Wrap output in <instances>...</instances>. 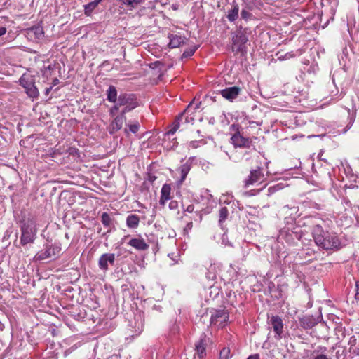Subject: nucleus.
I'll return each instance as SVG.
<instances>
[{"label": "nucleus", "instance_id": "nucleus-61", "mask_svg": "<svg viewBox=\"0 0 359 359\" xmlns=\"http://www.w3.org/2000/svg\"><path fill=\"white\" fill-rule=\"evenodd\" d=\"M322 316H318V319H319Z\"/></svg>", "mask_w": 359, "mask_h": 359}, {"label": "nucleus", "instance_id": "nucleus-50", "mask_svg": "<svg viewBox=\"0 0 359 359\" xmlns=\"http://www.w3.org/2000/svg\"><path fill=\"white\" fill-rule=\"evenodd\" d=\"M156 179V177L155 176L149 177V181H151V182H154Z\"/></svg>", "mask_w": 359, "mask_h": 359}, {"label": "nucleus", "instance_id": "nucleus-11", "mask_svg": "<svg viewBox=\"0 0 359 359\" xmlns=\"http://www.w3.org/2000/svg\"><path fill=\"white\" fill-rule=\"evenodd\" d=\"M231 140L235 147L250 148L252 146V140L244 137L239 131L232 135Z\"/></svg>", "mask_w": 359, "mask_h": 359}, {"label": "nucleus", "instance_id": "nucleus-59", "mask_svg": "<svg viewBox=\"0 0 359 359\" xmlns=\"http://www.w3.org/2000/svg\"><path fill=\"white\" fill-rule=\"evenodd\" d=\"M319 312H320V314H321V313H322L321 308L319 309Z\"/></svg>", "mask_w": 359, "mask_h": 359}, {"label": "nucleus", "instance_id": "nucleus-29", "mask_svg": "<svg viewBox=\"0 0 359 359\" xmlns=\"http://www.w3.org/2000/svg\"><path fill=\"white\" fill-rule=\"evenodd\" d=\"M126 126L125 133L126 134H128V132L136 133L139 130L140 125L137 121H135L132 123H127Z\"/></svg>", "mask_w": 359, "mask_h": 359}, {"label": "nucleus", "instance_id": "nucleus-62", "mask_svg": "<svg viewBox=\"0 0 359 359\" xmlns=\"http://www.w3.org/2000/svg\"><path fill=\"white\" fill-rule=\"evenodd\" d=\"M186 359H187V358H186Z\"/></svg>", "mask_w": 359, "mask_h": 359}, {"label": "nucleus", "instance_id": "nucleus-55", "mask_svg": "<svg viewBox=\"0 0 359 359\" xmlns=\"http://www.w3.org/2000/svg\"><path fill=\"white\" fill-rule=\"evenodd\" d=\"M107 359H118V357H117V355H113L111 358H109Z\"/></svg>", "mask_w": 359, "mask_h": 359}, {"label": "nucleus", "instance_id": "nucleus-19", "mask_svg": "<svg viewBox=\"0 0 359 359\" xmlns=\"http://www.w3.org/2000/svg\"><path fill=\"white\" fill-rule=\"evenodd\" d=\"M231 5V8L228 11L226 18L229 22H233L238 18L239 6L235 0L233 1Z\"/></svg>", "mask_w": 359, "mask_h": 359}, {"label": "nucleus", "instance_id": "nucleus-54", "mask_svg": "<svg viewBox=\"0 0 359 359\" xmlns=\"http://www.w3.org/2000/svg\"><path fill=\"white\" fill-rule=\"evenodd\" d=\"M4 325L0 322V330H3Z\"/></svg>", "mask_w": 359, "mask_h": 359}, {"label": "nucleus", "instance_id": "nucleus-21", "mask_svg": "<svg viewBox=\"0 0 359 359\" xmlns=\"http://www.w3.org/2000/svg\"><path fill=\"white\" fill-rule=\"evenodd\" d=\"M128 244L138 250H146L149 247L143 238H132L129 241Z\"/></svg>", "mask_w": 359, "mask_h": 359}, {"label": "nucleus", "instance_id": "nucleus-57", "mask_svg": "<svg viewBox=\"0 0 359 359\" xmlns=\"http://www.w3.org/2000/svg\"><path fill=\"white\" fill-rule=\"evenodd\" d=\"M74 316H75V317H77V320H79V318H82V316H80V315Z\"/></svg>", "mask_w": 359, "mask_h": 359}, {"label": "nucleus", "instance_id": "nucleus-33", "mask_svg": "<svg viewBox=\"0 0 359 359\" xmlns=\"http://www.w3.org/2000/svg\"><path fill=\"white\" fill-rule=\"evenodd\" d=\"M230 357V348L229 347H224L220 351L219 359H229Z\"/></svg>", "mask_w": 359, "mask_h": 359}, {"label": "nucleus", "instance_id": "nucleus-10", "mask_svg": "<svg viewBox=\"0 0 359 359\" xmlns=\"http://www.w3.org/2000/svg\"><path fill=\"white\" fill-rule=\"evenodd\" d=\"M268 324L276 333L275 337L280 339L282 337L283 323L279 316H268Z\"/></svg>", "mask_w": 359, "mask_h": 359}, {"label": "nucleus", "instance_id": "nucleus-30", "mask_svg": "<svg viewBox=\"0 0 359 359\" xmlns=\"http://www.w3.org/2000/svg\"><path fill=\"white\" fill-rule=\"evenodd\" d=\"M113 220L107 212H103L101 216V222L104 226L111 228L114 226Z\"/></svg>", "mask_w": 359, "mask_h": 359}, {"label": "nucleus", "instance_id": "nucleus-3", "mask_svg": "<svg viewBox=\"0 0 359 359\" xmlns=\"http://www.w3.org/2000/svg\"><path fill=\"white\" fill-rule=\"evenodd\" d=\"M248 29L240 26L232 36V50L237 54L245 55L248 51Z\"/></svg>", "mask_w": 359, "mask_h": 359}, {"label": "nucleus", "instance_id": "nucleus-17", "mask_svg": "<svg viewBox=\"0 0 359 359\" xmlns=\"http://www.w3.org/2000/svg\"><path fill=\"white\" fill-rule=\"evenodd\" d=\"M126 121V114L120 112V114L116 116L110 124L109 133L114 134L122 128L123 123Z\"/></svg>", "mask_w": 359, "mask_h": 359}, {"label": "nucleus", "instance_id": "nucleus-56", "mask_svg": "<svg viewBox=\"0 0 359 359\" xmlns=\"http://www.w3.org/2000/svg\"><path fill=\"white\" fill-rule=\"evenodd\" d=\"M46 69H47L48 70H51L53 68H52L51 65H49Z\"/></svg>", "mask_w": 359, "mask_h": 359}, {"label": "nucleus", "instance_id": "nucleus-16", "mask_svg": "<svg viewBox=\"0 0 359 359\" xmlns=\"http://www.w3.org/2000/svg\"><path fill=\"white\" fill-rule=\"evenodd\" d=\"M115 262V255L114 253H105L100 256L98 261V266L103 271L108 270V264L113 266Z\"/></svg>", "mask_w": 359, "mask_h": 359}, {"label": "nucleus", "instance_id": "nucleus-32", "mask_svg": "<svg viewBox=\"0 0 359 359\" xmlns=\"http://www.w3.org/2000/svg\"><path fill=\"white\" fill-rule=\"evenodd\" d=\"M229 215V210L226 207H223L219 210V222L220 225L226 219Z\"/></svg>", "mask_w": 359, "mask_h": 359}, {"label": "nucleus", "instance_id": "nucleus-12", "mask_svg": "<svg viewBox=\"0 0 359 359\" xmlns=\"http://www.w3.org/2000/svg\"><path fill=\"white\" fill-rule=\"evenodd\" d=\"M241 92V88L238 86L227 87L219 91L221 95L226 100L233 102Z\"/></svg>", "mask_w": 359, "mask_h": 359}, {"label": "nucleus", "instance_id": "nucleus-35", "mask_svg": "<svg viewBox=\"0 0 359 359\" xmlns=\"http://www.w3.org/2000/svg\"><path fill=\"white\" fill-rule=\"evenodd\" d=\"M312 359H331L327 355L314 351L312 353Z\"/></svg>", "mask_w": 359, "mask_h": 359}, {"label": "nucleus", "instance_id": "nucleus-47", "mask_svg": "<svg viewBox=\"0 0 359 359\" xmlns=\"http://www.w3.org/2000/svg\"><path fill=\"white\" fill-rule=\"evenodd\" d=\"M247 359H259V356L258 354H254L250 355Z\"/></svg>", "mask_w": 359, "mask_h": 359}, {"label": "nucleus", "instance_id": "nucleus-44", "mask_svg": "<svg viewBox=\"0 0 359 359\" xmlns=\"http://www.w3.org/2000/svg\"><path fill=\"white\" fill-rule=\"evenodd\" d=\"M6 32V28L4 27H0V36L4 35Z\"/></svg>", "mask_w": 359, "mask_h": 359}, {"label": "nucleus", "instance_id": "nucleus-52", "mask_svg": "<svg viewBox=\"0 0 359 359\" xmlns=\"http://www.w3.org/2000/svg\"><path fill=\"white\" fill-rule=\"evenodd\" d=\"M215 275H214V276H212V277H211V274H209V276H208V278L209 279H210V278H211V279H212V280H213V279L215 278Z\"/></svg>", "mask_w": 359, "mask_h": 359}, {"label": "nucleus", "instance_id": "nucleus-1", "mask_svg": "<svg viewBox=\"0 0 359 359\" xmlns=\"http://www.w3.org/2000/svg\"><path fill=\"white\" fill-rule=\"evenodd\" d=\"M311 234L315 243L323 250L337 251L341 248V243L336 233L325 231L319 224L313 225Z\"/></svg>", "mask_w": 359, "mask_h": 359}, {"label": "nucleus", "instance_id": "nucleus-4", "mask_svg": "<svg viewBox=\"0 0 359 359\" xmlns=\"http://www.w3.org/2000/svg\"><path fill=\"white\" fill-rule=\"evenodd\" d=\"M61 250L62 248L60 243H55L50 244L47 243L43 245V249L35 255L34 259L36 262L46 259L55 260L59 257Z\"/></svg>", "mask_w": 359, "mask_h": 359}, {"label": "nucleus", "instance_id": "nucleus-8", "mask_svg": "<svg viewBox=\"0 0 359 359\" xmlns=\"http://www.w3.org/2000/svg\"><path fill=\"white\" fill-rule=\"evenodd\" d=\"M201 104V102H198V103L196 104L195 106H194V104L192 102L190 103L187 106L186 109L183 111V113H182L177 117V118L175 119V121L171 126V128L166 133V134L168 135H173L179 129L180 126V121L182 120L184 116L185 115H189V114H191L193 111H194L200 107Z\"/></svg>", "mask_w": 359, "mask_h": 359}, {"label": "nucleus", "instance_id": "nucleus-18", "mask_svg": "<svg viewBox=\"0 0 359 359\" xmlns=\"http://www.w3.org/2000/svg\"><path fill=\"white\" fill-rule=\"evenodd\" d=\"M170 42L168 46L170 48H175L180 47L181 45L185 43L187 39L184 36H182L177 34H170L168 36Z\"/></svg>", "mask_w": 359, "mask_h": 359}, {"label": "nucleus", "instance_id": "nucleus-48", "mask_svg": "<svg viewBox=\"0 0 359 359\" xmlns=\"http://www.w3.org/2000/svg\"><path fill=\"white\" fill-rule=\"evenodd\" d=\"M52 86L49 87V88H46V90H45V95H48V94L50 93V92L52 90Z\"/></svg>", "mask_w": 359, "mask_h": 359}, {"label": "nucleus", "instance_id": "nucleus-25", "mask_svg": "<svg viewBox=\"0 0 359 359\" xmlns=\"http://www.w3.org/2000/svg\"><path fill=\"white\" fill-rule=\"evenodd\" d=\"M302 326L304 328H311L316 325V320L313 318V316H302L299 318Z\"/></svg>", "mask_w": 359, "mask_h": 359}, {"label": "nucleus", "instance_id": "nucleus-43", "mask_svg": "<svg viewBox=\"0 0 359 359\" xmlns=\"http://www.w3.org/2000/svg\"><path fill=\"white\" fill-rule=\"evenodd\" d=\"M292 232L295 234L296 238H297L298 240L301 239L302 236V233L301 231H292Z\"/></svg>", "mask_w": 359, "mask_h": 359}, {"label": "nucleus", "instance_id": "nucleus-20", "mask_svg": "<svg viewBox=\"0 0 359 359\" xmlns=\"http://www.w3.org/2000/svg\"><path fill=\"white\" fill-rule=\"evenodd\" d=\"M171 187L170 184H165L161 190V198L159 200L160 205L164 206L165 203L170 199Z\"/></svg>", "mask_w": 359, "mask_h": 359}, {"label": "nucleus", "instance_id": "nucleus-41", "mask_svg": "<svg viewBox=\"0 0 359 359\" xmlns=\"http://www.w3.org/2000/svg\"><path fill=\"white\" fill-rule=\"evenodd\" d=\"M201 142L200 141H191L189 142V147H192L194 149H196L199 147V144H200Z\"/></svg>", "mask_w": 359, "mask_h": 359}, {"label": "nucleus", "instance_id": "nucleus-13", "mask_svg": "<svg viewBox=\"0 0 359 359\" xmlns=\"http://www.w3.org/2000/svg\"><path fill=\"white\" fill-rule=\"evenodd\" d=\"M264 177L262 168L258 167L257 169L251 170L249 177L244 180L245 187L262 181Z\"/></svg>", "mask_w": 359, "mask_h": 359}, {"label": "nucleus", "instance_id": "nucleus-31", "mask_svg": "<svg viewBox=\"0 0 359 359\" xmlns=\"http://www.w3.org/2000/svg\"><path fill=\"white\" fill-rule=\"evenodd\" d=\"M198 48V46L194 45V46H192L187 48L184 51V53L182 55V59L183 60L184 58H188V57L192 56L194 54V53L196 51Z\"/></svg>", "mask_w": 359, "mask_h": 359}, {"label": "nucleus", "instance_id": "nucleus-42", "mask_svg": "<svg viewBox=\"0 0 359 359\" xmlns=\"http://www.w3.org/2000/svg\"><path fill=\"white\" fill-rule=\"evenodd\" d=\"M194 210V205L191 204V205H189L186 209H185V211L187 212H192Z\"/></svg>", "mask_w": 359, "mask_h": 359}, {"label": "nucleus", "instance_id": "nucleus-27", "mask_svg": "<svg viewBox=\"0 0 359 359\" xmlns=\"http://www.w3.org/2000/svg\"><path fill=\"white\" fill-rule=\"evenodd\" d=\"M107 100L110 102H116L118 96L117 95V90L114 86H109L107 90Z\"/></svg>", "mask_w": 359, "mask_h": 359}, {"label": "nucleus", "instance_id": "nucleus-14", "mask_svg": "<svg viewBox=\"0 0 359 359\" xmlns=\"http://www.w3.org/2000/svg\"><path fill=\"white\" fill-rule=\"evenodd\" d=\"M102 316H85L86 318V320L88 322H92L93 323L96 324L94 325L93 328L95 331H102L107 328L108 321L105 318H101Z\"/></svg>", "mask_w": 359, "mask_h": 359}, {"label": "nucleus", "instance_id": "nucleus-24", "mask_svg": "<svg viewBox=\"0 0 359 359\" xmlns=\"http://www.w3.org/2000/svg\"><path fill=\"white\" fill-rule=\"evenodd\" d=\"M140 217L137 215H129L126 218V226L130 229H137L140 223Z\"/></svg>", "mask_w": 359, "mask_h": 359}, {"label": "nucleus", "instance_id": "nucleus-58", "mask_svg": "<svg viewBox=\"0 0 359 359\" xmlns=\"http://www.w3.org/2000/svg\"><path fill=\"white\" fill-rule=\"evenodd\" d=\"M185 122L186 123H189V120L188 119L187 116L185 118Z\"/></svg>", "mask_w": 359, "mask_h": 359}, {"label": "nucleus", "instance_id": "nucleus-5", "mask_svg": "<svg viewBox=\"0 0 359 359\" xmlns=\"http://www.w3.org/2000/svg\"><path fill=\"white\" fill-rule=\"evenodd\" d=\"M126 340H132V338L137 337L143 330L144 322L143 316H128L127 318Z\"/></svg>", "mask_w": 359, "mask_h": 359}, {"label": "nucleus", "instance_id": "nucleus-53", "mask_svg": "<svg viewBox=\"0 0 359 359\" xmlns=\"http://www.w3.org/2000/svg\"><path fill=\"white\" fill-rule=\"evenodd\" d=\"M215 275H214V276H212V277H211V274H209V276H208V278L209 279H210V278H211V279H212V280H213V279L215 278Z\"/></svg>", "mask_w": 359, "mask_h": 359}, {"label": "nucleus", "instance_id": "nucleus-49", "mask_svg": "<svg viewBox=\"0 0 359 359\" xmlns=\"http://www.w3.org/2000/svg\"><path fill=\"white\" fill-rule=\"evenodd\" d=\"M187 228L191 229L192 228V222H189L187 224Z\"/></svg>", "mask_w": 359, "mask_h": 359}, {"label": "nucleus", "instance_id": "nucleus-28", "mask_svg": "<svg viewBox=\"0 0 359 359\" xmlns=\"http://www.w3.org/2000/svg\"><path fill=\"white\" fill-rule=\"evenodd\" d=\"M102 0H94L86 5H84V13L86 15H91L93 11L96 8Z\"/></svg>", "mask_w": 359, "mask_h": 359}, {"label": "nucleus", "instance_id": "nucleus-9", "mask_svg": "<svg viewBox=\"0 0 359 359\" xmlns=\"http://www.w3.org/2000/svg\"><path fill=\"white\" fill-rule=\"evenodd\" d=\"M210 344V339L205 334H202L199 340L195 344L196 353L194 359H202L206 355V347Z\"/></svg>", "mask_w": 359, "mask_h": 359}, {"label": "nucleus", "instance_id": "nucleus-6", "mask_svg": "<svg viewBox=\"0 0 359 359\" xmlns=\"http://www.w3.org/2000/svg\"><path fill=\"white\" fill-rule=\"evenodd\" d=\"M118 104L123 107L121 111L123 114H127L139 106V101L135 94L122 93L118 97Z\"/></svg>", "mask_w": 359, "mask_h": 359}, {"label": "nucleus", "instance_id": "nucleus-23", "mask_svg": "<svg viewBox=\"0 0 359 359\" xmlns=\"http://www.w3.org/2000/svg\"><path fill=\"white\" fill-rule=\"evenodd\" d=\"M228 316H211L210 318V325H216L217 327H223L227 320Z\"/></svg>", "mask_w": 359, "mask_h": 359}, {"label": "nucleus", "instance_id": "nucleus-37", "mask_svg": "<svg viewBox=\"0 0 359 359\" xmlns=\"http://www.w3.org/2000/svg\"><path fill=\"white\" fill-rule=\"evenodd\" d=\"M282 189V184H278L275 186H273V187H270L269 189H268V195L270 196L271 194H273V193H275L276 191L280 190Z\"/></svg>", "mask_w": 359, "mask_h": 359}, {"label": "nucleus", "instance_id": "nucleus-34", "mask_svg": "<svg viewBox=\"0 0 359 359\" xmlns=\"http://www.w3.org/2000/svg\"><path fill=\"white\" fill-rule=\"evenodd\" d=\"M30 31L34 34L36 38L41 39L43 35V28L41 27H32Z\"/></svg>", "mask_w": 359, "mask_h": 359}, {"label": "nucleus", "instance_id": "nucleus-40", "mask_svg": "<svg viewBox=\"0 0 359 359\" xmlns=\"http://www.w3.org/2000/svg\"><path fill=\"white\" fill-rule=\"evenodd\" d=\"M294 56V55L292 54V53H287L284 55L279 56V59H280V60H288V59H290V58L293 57Z\"/></svg>", "mask_w": 359, "mask_h": 359}, {"label": "nucleus", "instance_id": "nucleus-60", "mask_svg": "<svg viewBox=\"0 0 359 359\" xmlns=\"http://www.w3.org/2000/svg\"><path fill=\"white\" fill-rule=\"evenodd\" d=\"M190 119L191 121H194V118H192V117H191Z\"/></svg>", "mask_w": 359, "mask_h": 359}, {"label": "nucleus", "instance_id": "nucleus-45", "mask_svg": "<svg viewBox=\"0 0 359 359\" xmlns=\"http://www.w3.org/2000/svg\"><path fill=\"white\" fill-rule=\"evenodd\" d=\"M355 288H356V294H355L356 298H359L358 297V296H359V282H356Z\"/></svg>", "mask_w": 359, "mask_h": 359}, {"label": "nucleus", "instance_id": "nucleus-46", "mask_svg": "<svg viewBox=\"0 0 359 359\" xmlns=\"http://www.w3.org/2000/svg\"><path fill=\"white\" fill-rule=\"evenodd\" d=\"M179 330H180L179 326L175 325L174 327L172 329V332L173 334H175L179 332Z\"/></svg>", "mask_w": 359, "mask_h": 359}, {"label": "nucleus", "instance_id": "nucleus-7", "mask_svg": "<svg viewBox=\"0 0 359 359\" xmlns=\"http://www.w3.org/2000/svg\"><path fill=\"white\" fill-rule=\"evenodd\" d=\"M19 83L22 86L27 96L36 99L39 95V92L35 85V77L31 74L24 73L19 79Z\"/></svg>", "mask_w": 359, "mask_h": 359}, {"label": "nucleus", "instance_id": "nucleus-51", "mask_svg": "<svg viewBox=\"0 0 359 359\" xmlns=\"http://www.w3.org/2000/svg\"><path fill=\"white\" fill-rule=\"evenodd\" d=\"M58 82H59V80H58L57 79H55L53 80V84H54V85L57 84V83H58Z\"/></svg>", "mask_w": 359, "mask_h": 359}, {"label": "nucleus", "instance_id": "nucleus-38", "mask_svg": "<svg viewBox=\"0 0 359 359\" xmlns=\"http://www.w3.org/2000/svg\"><path fill=\"white\" fill-rule=\"evenodd\" d=\"M114 103V105L109 110V115L111 116H114L121 107V106L118 104V102Z\"/></svg>", "mask_w": 359, "mask_h": 359}, {"label": "nucleus", "instance_id": "nucleus-36", "mask_svg": "<svg viewBox=\"0 0 359 359\" xmlns=\"http://www.w3.org/2000/svg\"><path fill=\"white\" fill-rule=\"evenodd\" d=\"M241 18L245 21H248V20L251 19L252 17V14L245 9H243L241 11Z\"/></svg>", "mask_w": 359, "mask_h": 359}, {"label": "nucleus", "instance_id": "nucleus-15", "mask_svg": "<svg viewBox=\"0 0 359 359\" xmlns=\"http://www.w3.org/2000/svg\"><path fill=\"white\" fill-rule=\"evenodd\" d=\"M299 207L296 205H293L290 207L288 205H285L281 209V212L285 215V219H287V222H292L295 220V219L299 216L298 214Z\"/></svg>", "mask_w": 359, "mask_h": 359}, {"label": "nucleus", "instance_id": "nucleus-2", "mask_svg": "<svg viewBox=\"0 0 359 359\" xmlns=\"http://www.w3.org/2000/svg\"><path fill=\"white\" fill-rule=\"evenodd\" d=\"M37 229L36 222L33 217L23 219L21 221V238L20 243L25 245L28 243H34Z\"/></svg>", "mask_w": 359, "mask_h": 359}, {"label": "nucleus", "instance_id": "nucleus-26", "mask_svg": "<svg viewBox=\"0 0 359 359\" xmlns=\"http://www.w3.org/2000/svg\"><path fill=\"white\" fill-rule=\"evenodd\" d=\"M121 4L128 10H133L144 2V0H121Z\"/></svg>", "mask_w": 359, "mask_h": 359}, {"label": "nucleus", "instance_id": "nucleus-22", "mask_svg": "<svg viewBox=\"0 0 359 359\" xmlns=\"http://www.w3.org/2000/svg\"><path fill=\"white\" fill-rule=\"evenodd\" d=\"M191 168V163L189 162H186L183 165H182L178 169L177 171L180 174V178L179 180V183L182 184L186 179L189 172L190 171Z\"/></svg>", "mask_w": 359, "mask_h": 359}, {"label": "nucleus", "instance_id": "nucleus-39", "mask_svg": "<svg viewBox=\"0 0 359 359\" xmlns=\"http://www.w3.org/2000/svg\"><path fill=\"white\" fill-rule=\"evenodd\" d=\"M169 209L171 210H175L178 208V202L177 201H171L169 203Z\"/></svg>", "mask_w": 359, "mask_h": 359}]
</instances>
